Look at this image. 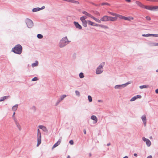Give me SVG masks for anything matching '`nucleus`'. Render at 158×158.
Returning <instances> with one entry per match:
<instances>
[{"mask_svg": "<svg viewBox=\"0 0 158 158\" xmlns=\"http://www.w3.org/2000/svg\"><path fill=\"white\" fill-rule=\"evenodd\" d=\"M70 42V41L68 40L67 37L65 36L60 40L59 44V46L60 48H63Z\"/></svg>", "mask_w": 158, "mask_h": 158, "instance_id": "1", "label": "nucleus"}, {"mask_svg": "<svg viewBox=\"0 0 158 158\" xmlns=\"http://www.w3.org/2000/svg\"><path fill=\"white\" fill-rule=\"evenodd\" d=\"M12 51L16 54H21L22 51V47L20 44H17L12 48Z\"/></svg>", "mask_w": 158, "mask_h": 158, "instance_id": "2", "label": "nucleus"}, {"mask_svg": "<svg viewBox=\"0 0 158 158\" xmlns=\"http://www.w3.org/2000/svg\"><path fill=\"white\" fill-rule=\"evenodd\" d=\"M37 146L38 147L41 143V135L39 129H38L37 130Z\"/></svg>", "mask_w": 158, "mask_h": 158, "instance_id": "3", "label": "nucleus"}, {"mask_svg": "<svg viewBox=\"0 0 158 158\" xmlns=\"http://www.w3.org/2000/svg\"><path fill=\"white\" fill-rule=\"evenodd\" d=\"M104 65V63H103L101 64V65L99 66L97 69L96 73L97 74H100L102 73L103 71V66Z\"/></svg>", "mask_w": 158, "mask_h": 158, "instance_id": "4", "label": "nucleus"}, {"mask_svg": "<svg viewBox=\"0 0 158 158\" xmlns=\"http://www.w3.org/2000/svg\"><path fill=\"white\" fill-rule=\"evenodd\" d=\"M26 23L27 27L29 28H31L33 26V23L31 20L29 19H27L26 21Z\"/></svg>", "mask_w": 158, "mask_h": 158, "instance_id": "5", "label": "nucleus"}, {"mask_svg": "<svg viewBox=\"0 0 158 158\" xmlns=\"http://www.w3.org/2000/svg\"><path fill=\"white\" fill-rule=\"evenodd\" d=\"M142 139L144 142H146V144L148 146H150L151 145V142L150 141L147 139L145 138L144 137L142 138Z\"/></svg>", "mask_w": 158, "mask_h": 158, "instance_id": "6", "label": "nucleus"}, {"mask_svg": "<svg viewBox=\"0 0 158 158\" xmlns=\"http://www.w3.org/2000/svg\"><path fill=\"white\" fill-rule=\"evenodd\" d=\"M73 24L77 28L79 29H81L82 28L81 26L79 24L78 22L74 21Z\"/></svg>", "mask_w": 158, "mask_h": 158, "instance_id": "7", "label": "nucleus"}, {"mask_svg": "<svg viewBox=\"0 0 158 158\" xmlns=\"http://www.w3.org/2000/svg\"><path fill=\"white\" fill-rule=\"evenodd\" d=\"M45 8V6H43L41 8H39V7L34 8L32 9V11L34 12H36V11H39L40 10H43V9H44Z\"/></svg>", "mask_w": 158, "mask_h": 158, "instance_id": "8", "label": "nucleus"}, {"mask_svg": "<svg viewBox=\"0 0 158 158\" xmlns=\"http://www.w3.org/2000/svg\"><path fill=\"white\" fill-rule=\"evenodd\" d=\"M109 16L107 15H104L102 18H101V20L102 21L107 22L108 21Z\"/></svg>", "mask_w": 158, "mask_h": 158, "instance_id": "9", "label": "nucleus"}, {"mask_svg": "<svg viewBox=\"0 0 158 158\" xmlns=\"http://www.w3.org/2000/svg\"><path fill=\"white\" fill-rule=\"evenodd\" d=\"M108 21H111L114 22L116 21L117 19V17H113L111 16H109Z\"/></svg>", "mask_w": 158, "mask_h": 158, "instance_id": "10", "label": "nucleus"}, {"mask_svg": "<svg viewBox=\"0 0 158 158\" xmlns=\"http://www.w3.org/2000/svg\"><path fill=\"white\" fill-rule=\"evenodd\" d=\"M61 142V139H59L58 141L53 145L52 148V149H53L55 148L58 146L60 144Z\"/></svg>", "mask_w": 158, "mask_h": 158, "instance_id": "11", "label": "nucleus"}, {"mask_svg": "<svg viewBox=\"0 0 158 158\" xmlns=\"http://www.w3.org/2000/svg\"><path fill=\"white\" fill-rule=\"evenodd\" d=\"M82 23L83 26L85 27H86L87 26V23H88V20L86 21L85 20L80 19Z\"/></svg>", "mask_w": 158, "mask_h": 158, "instance_id": "12", "label": "nucleus"}, {"mask_svg": "<svg viewBox=\"0 0 158 158\" xmlns=\"http://www.w3.org/2000/svg\"><path fill=\"white\" fill-rule=\"evenodd\" d=\"M141 98V96L139 95H137L136 96H135L133 97L130 100V101L131 102L135 100L136 99L138 98Z\"/></svg>", "mask_w": 158, "mask_h": 158, "instance_id": "13", "label": "nucleus"}, {"mask_svg": "<svg viewBox=\"0 0 158 158\" xmlns=\"http://www.w3.org/2000/svg\"><path fill=\"white\" fill-rule=\"evenodd\" d=\"M144 123L145 126L146 125V118L145 116L143 115L141 117Z\"/></svg>", "mask_w": 158, "mask_h": 158, "instance_id": "14", "label": "nucleus"}, {"mask_svg": "<svg viewBox=\"0 0 158 158\" xmlns=\"http://www.w3.org/2000/svg\"><path fill=\"white\" fill-rule=\"evenodd\" d=\"M82 13L85 15H86V16H87L89 17H90L91 18L93 16L91 14L88 13V12L85 11H82Z\"/></svg>", "mask_w": 158, "mask_h": 158, "instance_id": "15", "label": "nucleus"}, {"mask_svg": "<svg viewBox=\"0 0 158 158\" xmlns=\"http://www.w3.org/2000/svg\"><path fill=\"white\" fill-rule=\"evenodd\" d=\"M135 3L140 7L143 8V4L141 2L136 1L135 2Z\"/></svg>", "mask_w": 158, "mask_h": 158, "instance_id": "16", "label": "nucleus"}, {"mask_svg": "<svg viewBox=\"0 0 158 158\" xmlns=\"http://www.w3.org/2000/svg\"><path fill=\"white\" fill-rule=\"evenodd\" d=\"M91 119L95 121V123H96L98 121L97 117L95 115H92L91 117Z\"/></svg>", "mask_w": 158, "mask_h": 158, "instance_id": "17", "label": "nucleus"}, {"mask_svg": "<svg viewBox=\"0 0 158 158\" xmlns=\"http://www.w3.org/2000/svg\"><path fill=\"white\" fill-rule=\"evenodd\" d=\"M143 8L150 10L152 9H151V6H145L143 5Z\"/></svg>", "mask_w": 158, "mask_h": 158, "instance_id": "18", "label": "nucleus"}, {"mask_svg": "<svg viewBox=\"0 0 158 158\" xmlns=\"http://www.w3.org/2000/svg\"><path fill=\"white\" fill-rule=\"evenodd\" d=\"M39 127L40 129H42L43 131H47V129L46 127L44 126L40 125L39 126Z\"/></svg>", "mask_w": 158, "mask_h": 158, "instance_id": "19", "label": "nucleus"}, {"mask_svg": "<svg viewBox=\"0 0 158 158\" xmlns=\"http://www.w3.org/2000/svg\"><path fill=\"white\" fill-rule=\"evenodd\" d=\"M91 18L93 19H94L98 23H100L101 22V21H102V20H101V19L100 20H99V19H98L97 18H96L93 16H92Z\"/></svg>", "mask_w": 158, "mask_h": 158, "instance_id": "20", "label": "nucleus"}, {"mask_svg": "<svg viewBox=\"0 0 158 158\" xmlns=\"http://www.w3.org/2000/svg\"><path fill=\"white\" fill-rule=\"evenodd\" d=\"M15 124L18 127V128L19 129V131H21V127L20 126V125L19 124V123H18L17 122H15Z\"/></svg>", "mask_w": 158, "mask_h": 158, "instance_id": "21", "label": "nucleus"}, {"mask_svg": "<svg viewBox=\"0 0 158 158\" xmlns=\"http://www.w3.org/2000/svg\"><path fill=\"white\" fill-rule=\"evenodd\" d=\"M148 45L151 47L152 46H156V43L154 42H150L148 43Z\"/></svg>", "mask_w": 158, "mask_h": 158, "instance_id": "22", "label": "nucleus"}, {"mask_svg": "<svg viewBox=\"0 0 158 158\" xmlns=\"http://www.w3.org/2000/svg\"><path fill=\"white\" fill-rule=\"evenodd\" d=\"M18 107V105H16L14 106L12 108V110L13 111H15Z\"/></svg>", "mask_w": 158, "mask_h": 158, "instance_id": "23", "label": "nucleus"}, {"mask_svg": "<svg viewBox=\"0 0 158 158\" xmlns=\"http://www.w3.org/2000/svg\"><path fill=\"white\" fill-rule=\"evenodd\" d=\"M152 9L151 10H154L156 9H158V6H151Z\"/></svg>", "mask_w": 158, "mask_h": 158, "instance_id": "24", "label": "nucleus"}, {"mask_svg": "<svg viewBox=\"0 0 158 158\" xmlns=\"http://www.w3.org/2000/svg\"><path fill=\"white\" fill-rule=\"evenodd\" d=\"M104 29H108L109 28L106 25H104L102 24H100V27Z\"/></svg>", "mask_w": 158, "mask_h": 158, "instance_id": "25", "label": "nucleus"}, {"mask_svg": "<svg viewBox=\"0 0 158 158\" xmlns=\"http://www.w3.org/2000/svg\"><path fill=\"white\" fill-rule=\"evenodd\" d=\"M123 85H116L115 86L114 88L115 89H120Z\"/></svg>", "mask_w": 158, "mask_h": 158, "instance_id": "26", "label": "nucleus"}, {"mask_svg": "<svg viewBox=\"0 0 158 158\" xmlns=\"http://www.w3.org/2000/svg\"><path fill=\"white\" fill-rule=\"evenodd\" d=\"M70 2H72L73 3L79 4V2L77 1H75L74 0H70Z\"/></svg>", "mask_w": 158, "mask_h": 158, "instance_id": "27", "label": "nucleus"}, {"mask_svg": "<svg viewBox=\"0 0 158 158\" xmlns=\"http://www.w3.org/2000/svg\"><path fill=\"white\" fill-rule=\"evenodd\" d=\"M9 97V96H4L3 97H2L0 99V102H2L3 101H4V100L7 99Z\"/></svg>", "mask_w": 158, "mask_h": 158, "instance_id": "28", "label": "nucleus"}, {"mask_svg": "<svg viewBox=\"0 0 158 158\" xmlns=\"http://www.w3.org/2000/svg\"><path fill=\"white\" fill-rule=\"evenodd\" d=\"M148 85H141L140 86H139V88L141 89H142L143 88H147L148 87Z\"/></svg>", "mask_w": 158, "mask_h": 158, "instance_id": "29", "label": "nucleus"}, {"mask_svg": "<svg viewBox=\"0 0 158 158\" xmlns=\"http://www.w3.org/2000/svg\"><path fill=\"white\" fill-rule=\"evenodd\" d=\"M88 24L89 25L93 26V25H94V23L89 20H88Z\"/></svg>", "mask_w": 158, "mask_h": 158, "instance_id": "30", "label": "nucleus"}, {"mask_svg": "<svg viewBox=\"0 0 158 158\" xmlns=\"http://www.w3.org/2000/svg\"><path fill=\"white\" fill-rule=\"evenodd\" d=\"M66 97V96L65 95H63L60 97V100L59 101V102L62 100L64 98H65Z\"/></svg>", "mask_w": 158, "mask_h": 158, "instance_id": "31", "label": "nucleus"}, {"mask_svg": "<svg viewBox=\"0 0 158 158\" xmlns=\"http://www.w3.org/2000/svg\"><path fill=\"white\" fill-rule=\"evenodd\" d=\"M142 35L143 37H148L152 36V35H151V34H143Z\"/></svg>", "mask_w": 158, "mask_h": 158, "instance_id": "32", "label": "nucleus"}, {"mask_svg": "<svg viewBox=\"0 0 158 158\" xmlns=\"http://www.w3.org/2000/svg\"><path fill=\"white\" fill-rule=\"evenodd\" d=\"M38 64V62L37 61H36L34 63H33L32 64V67L36 66Z\"/></svg>", "mask_w": 158, "mask_h": 158, "instance_id": "33", "label": "nucleus"}, {"mask_svg": "<svg viewBox=\"0 0 158 158\" xmlns=\"http://www.w3.org/2000/svg\"><path fill=\"white\" fill-rule=\"evenodd\" d=\"M37 37L39 39H42L43 38V36L41 34H38L37 35Z\"/></svg>", "mask_w": 158, "mask_h": 158, "instance_id": "34", "label": "nucleus"}, {"mask_svg": "<svg viewBox=\"0 0 158 158\" xmlns=\"http://www.w3.org/2000/svg\"><path fill=\"white\" fill-rule=\"evenodd\" d=\"M79 75L80 77L81 78H83L84 77L83 73H81L79 74Z\"/></svg>", "mask_w": 158, "mask_h": 158, "instance_id": "35", "label": "nucleus"}, {"mask_svg": "<svg viewBox=\"0 0 158 158\" xmlns=\"http://www.w3.org/2000/svg\"><path fill=\"white\" fill-rule=\"evenodd\" d=\"M88 99L89 101V102H91L92 101V97L90 95H89L88 96Z\"/></svg>", "mask_w": 158, "mask_h": 158, "instance_id": "36", "label": "nucleus"}, {"mask_svg": "<svg viewBox=\"0 0 158 158\" xmlns=\"http://www.w3.org/2000/svg\"><path fill=\"white\" fill-rule=\"evenodd\" d=\"M101 5L102 6L104 5H107L110 6V4H109V3H108L107 2H103V3H102L101 4Z\"/></svg>", "mask_w": 158, "mask_h": 158, "instance_id": "37", "label": "nucleus"}, {"mask_svg": "<svg viewBox=\"0 0 158 158\" xmlns=\"http://www.w3.org/2000/svg\"><path fill=\"white\" fill-rule=\"evenodd\" d=\"M87 18V17L85 16H83L80 17V19L85 20Z\"/></svg>", "mask_w": 158, "mask_h": 158, "instance_id": "38", "label": "nucleus"}, {"mask_svg": "<svg viewBox=\"0 0 158 158\" xmlns=\"http://www.w3.org/2000/svg\"><path fill=\"white\" fill-rule=\"evenodd\" d=\"M75 93H76V95L78 96H79L80 95V92L77 91V90H76L75 91Z\"/></svg>", "mask_w": 158, "mask_h": 158, "instance_id": "39", "label": "nucleus"}, {"mask_svg": "<svg viewBox=\"0 0 158 158\" xmlns=\"http://www.w3.org/2000/svg\"><path fill=\"white\" fill-rule=\"evenodd\" d=\"M122 17V15L117 14V16L116 17H117V18L118 17L121 19Z\"/></svg>", "mask_w": 158, "mask_h": 158, "instance_id": "40", "label": "nucleus"}, {"mask_svg": "<svg viewBox=\"0 0 158 158\" xmlns=\"http://www.w3.org/2000/svg\"><path fill=\"white\" fill-rule=\"evenodd\" d=\"M38 80V78L37 77H35L33 78L32 79V81H37Z\"/></svg>", "mask_w": 158, "mask_h": 158, "instance_id": "41", "label": "nucleus"}, {"mask_svg": "<svg viewBox=\"0 0 158 158\" xmlns=\"http://www.w3.org/2000/svg\"><path fill=\"white\" fill-rule=\"evenodd\" d=\"M69 143L71 145H73V140H70L69 142Z\"/></svg>", "mask_w": 158, "mask_h": 158, "instance_id": "42", "label": "nucleus"}, {"mask_svg": "<svg viewBox=\"0 0 158 158\" xmlns=\"http://www.w3.org/2000/svg\"><path fill=\"white\" fill-rule=\"evenodd\" d=\"M111 15L113 16H115V17H116L117 15V14L112 12Z\"/></svg>", "mask_w": 158, "mask_h": 158, "instance_id": "43", "label": "nucleus"}, {"mask_svg": "<svg viewBox=\"0 0 158 158\" xmlns=\"http://www.w3.org/2000/svg\"><path fill=\"white\" fill-rule=\"evenodd\" d=\"M125 20L130 21V17H126L125 19Z\"/></svg>", "mask_w": 158, "mask_h": 158, "instance_id": "44", "label": "nucleus"}, {"mask_svg": "<svg viewBox=\"0 0 158 158\" xmlns=\"http://www.w3.org/2000/svg\"><path fill=\"white\" fill-rule=\"evenodd\" d=\"M100 24L95 23H94V25L93 26L97 27H100Z\"/></svg>", "mask_w": 158, "mask_h": 158, "instance_id": "45", "label": "nucleus"}, {"mask_svg": "<svg viewBox=\"0 0 158 158\" xmlns=\"http://www.w3.org/2000/svg\"><path fill=\"white\" fill-rule=\"evenodd\" d=\"M152 35V36H153L154 37H158V34H151Z\"/></svg>", "mask_w": 158, "mask_h": 158, "instance_id": "46", "label": "nucleus"}, {"mask_svg": "<svg viewBox=\"0 0 158 158\" xmlns=\"http://www.w3.org/2000/svg\"><path fill=\"white\" fill-rule=\"evenodd\" d=\"M147 1H149L151 2H158V0H146Z\"/></svg>", "mask_w": 158, "mask_h": 158, "instance_id": "47", "label": "nucleus"}, {"mask_svg": "<svg viewBox=\"0 0 158 158\" xmlns=\"http://www.w3.org/2000/svg\"><path fill=\"white\" fill-rule=\"evenodd\" d=\"M146 18L147 20H151V18L149 16H146Z\"/></svg>", "mask_w": 158, "mask_h": 158, "instance_id": "48", "label": "nucleus"}, {"mask_svg": "<svg viewBox=\"0 0 158 158\" xmlns=\"http://www.w3.org/2000/svg\"><path fill=\"white\" fill-rule=\"evenodd\" d=\"M126 17L122 16L121 19L125 20Z\"/></svg>", "mask_w": 158, "mask_h": 158, "instance_id": "49", "label": "nucleus"}, {"mask_svg": "<svg viewBox=\"0 0 158 158\" xmlns=\"http://www.w3.org/2000/svg\"><path fill=\"white\" fill-rule=\"evenodd\" d=\"M125 1L128 2H131V0H125Z\"/></svg>", "mask_w": 158, "mask_h": 158, "instance_id": "50", "label": "nucleus"}, {"mask_svg": "<svg viewBox=\"0 0 158 158\" xmlns=\"http://www.w3.org/2000/svg\"><path fill=\"white\" fill-rule=\"evenodd\" d=\"M155 92L156 93L158 94V89H156V90L155 91Z\"/></svg>", "mask_w": 158, "mask_h": 158, "instance_id": "51", "label": "nucleus"}, {"mask_svg": "<svg viewBox=\"0 0 158 158\" xmlns=\"http://www.w3.org/2000/svg\"><path fill=\"white\" fill-rule=\"evenodd\" d=\"M147 158H152V157L151 156H148Z\"/></svg>", "mask_w": 158, "mask_h": 158, "instance_id": "52", "label": "nucleus"}, {"mask_svg": "<svg viewBox=\"0 0 158 158\" xmlns=\"http://www.w3.org/2000/svg\"><path fill=\"white\" fill-rule=\"evenodd\" d=\"M84 134H86V131L85 129L84 130Z\"/></svg>", "mask_w": 158, "mask_h": 158, "instance_id": "53", "label": "nucleus"}, {"mask_svg": "<svg viewBox=\"0 0 158 158\" xmlns=\"http://www.w3.org/2000/svg\"><path fill=\"white\" fill-rule=\"evenodd\" d=\"M98 101L99 102H103V101L102 100H99Z\"/></svg>", "mask_w": 158, "mask_h": 158, "instance_id": "54", "label": "nucleus"}, {"mask_svg": "<svg viewBox=\"0 0 158 158\" xmlns=\"http://www.w3.org/2000/svg\"><path fill=\"white\" fill-rule=\"evenodd\" d=\"M134 155L135 156H137V155L136 153H134Z\"/></svg>", "mask_w": 158, "mask_h": 158, "instance_id": "55", "label": "nucleus"}, {"mask_svg": "<svg viewBox=\"0 0 158 158\" xmlns=\"http://www.w3.org/2000/svg\"><path fill=\"white\" fill-rule=\"evenodd\" d=\"M96 14H97V15H98L99 16L100 15V14L98 12H97Z\"/></svg>", "mask_w": 158, "mask_h": 158, "instance_id": "56", "label": "nucleus"}, {"mask_svg": "<svg viewBox=\"0 0 158 158\" xmlns=\"http://www.w3.org/2000/svg\"><path fill=\"white\" fill-rule=\"evenodd\" d=\"M108 13H109L111 15L112 12H110V11H108Z\"/></svg>", "mask_w": 158, "mask_h": 158, "instance_id": "57", "label": "nucleus"}, {"mask_svg": "<svg viewBox=\"0 0 158 158\" xmlns=\"http://www.w3.org/2000/svg\"><path fill=\"white\" fill-rule=\"evenodd\" d=\"M130 20L131 19L133 20L134 19V18L133 17H131V18L130 17Z\"/></svg>", "mask_w": 158, "mask_h": 158, "instance_id": "58", "label": "nucleus"}, {"mask_svg": "<svg viewBox=\"0 0 158 158\" xmlns=\"http://www.w3.org/2000/svg\"><path fill=\"white\" fill-rule=\"evenodd\" d=\"M123 158H128V157L127 156H125Z\"/></svg>", "mask_w": 158, "mask_h": 158, "instance_id": "59", "label": "nucleus"}, {"mask_svg": "<svg viewBox=\"0 0 158 158\" xmlns=\"http://www.w3.org/2000/svg\"><path fill=\"white\" fill-rule=\"evenodd\" d=\"M91 3L92 4H93V5H95V3H93V2H91Z\"/></svg>", "mask_w": 158, "mask_h": 158, "instance_id": "60", "label": "nucleus"}, {"mask_svg": "<svg viewBox=\"0 0 158 158\" xmlns=\"http://www.w3.org/2000/svg\"><path fill=\"white\" fill-rule=\"evenodd\" d=\"M156 46H158V43H156Z\"/></svg>", "mask_w": 158, "mask_h": 158, "instance_id": "61", "label": "nucleus"}, {"mask_svg": "<svg viewBox=\"0 0 158 158\" xmlns=\"http://www.w3.org/2000/svg\"><path fill=\"white\" fill-rule=\"evenodd\" d=\"M110 145V143H108V144H107V145L108 146H109Z\"/></svg>", "mask_w": 158, "mask_h": 158, "instance_id": "62", "label": "nucleus"}, {"mask_svg": "<svg viewBox=\"0 0 158 158\" xmlns=\"http://www.w3.org/2000/svg\"><path fill=\"white\" fill-rule=\"evenodd\" d=\"M67 158H70V156H67Z\"/></svg>", "mask_w": 158, "mask_h": 158, "instance_id": "63", "label": "nucleus"}, {"mask_svg": "<svg viewBox=\"0 0 158 158\" xmlns=\"http://www.w3.org/2000/svg\"><path fill=\"white\" fill-rule=\"evenodd\" d=\"M15 112H14V113H13V116H14V115H15Z\"/></svg>", "mask_w": 158, "mask_h": 158, "instance_id": "64", "label": "nucleus"}]
</instances>
